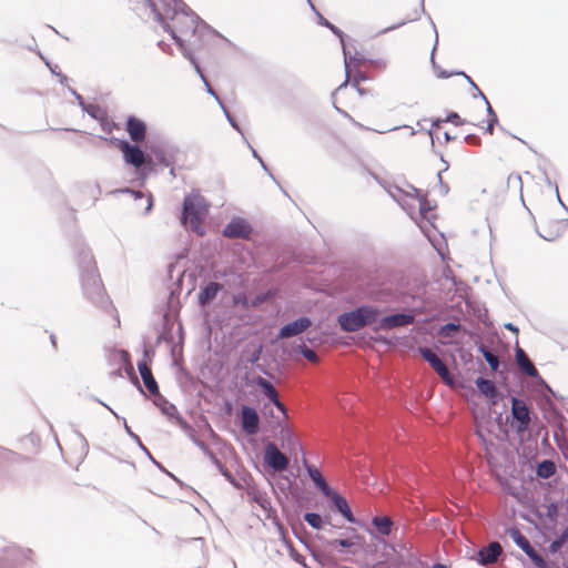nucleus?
Masks as SVG:
<instances>
[{"label": "nucleus", "mask_w": 568, "mask_h": 568, "mask_svg": "<svg viewBox=\"0 0 568 568\" xmlns=\"http://www.w3.org/2000/svg\"><path fill=\"white\" fill-rule=\"evenodd\" d=\"M164 29L172 34L184 55L191 60L196 72L205 80L191 51L207 49V53H210V42L214 37L209 27L194 12L181 10L175 11L171 21L164 23Z\"/></svg>", "instance_id": "1"}, {"label": "nucleus", "mask_w": 568, "mask_h": 568, "mask_svg": "<svg viewBox=\"0 0 568 568\" xmlns=\"http://www.w3.org/2000/svg\"><path fill=\"white\" fill-rule=\"evenodd\" d=\"M378 310L371 306H362L352 312L338 316V323L344 332H357L366 325L377 321Z\"/></svg>", "instance_id": "2"}, {"label": "nucleus", "mask_w": 568, "mask_h": 568, "mask_svg": "<svg viewBox=\"0 0 568 568\" xmlns=\"http://www.w3.org/2000/svg\"><path fill=\"white\" fill-rule=\"evenodd\" d=\"M206 211V204L202 196L187 195L183 202L182 223L189 225L192 231L203 234L201 225Z\"/></svg>", "instance_id": "3"}, {"label": "nucleus", "mask_w": 568, "mask_h": 568, "mask_svg": "<svg viewBox=\"0 0 568 568\" xmlns=\"http://www.w3.org/2000/svg\"><path fill=\"white\" fill-rule=\"evenodd\" d=\"M506 534L530 558L537 568H548L546 560L536 551L519 529L510 528Z\"/></svg>", "instance_id": "4"}, {"label": "nucleus", "mask_w": 568, "mask_h": 568, "mask_svg": "<svg viewBox=\"0 0 568 568\" xmlns=\"http://www.w3.org/2000/svg\"><path fill=\"white\" fill-rule=\"evenodd\" d=\"M511 415L515 420V428L517 433H523L528 429L530 425V410L523 399L514 397L511 399Z\"/></svg>", "instance_id": "5"}, {"label": "nucleus", "mask_w": 568, "mask_h": 568, "mask_svg": "<svg viewBox=\"0 0 568 568\" xmlns=\"http://www.w3.org/2000/svg\"><path fill=\"white\" fill-rule=\"evenodd\" d=\"M419 353L425 361L429 363L432 368L439 375V377L448 385L453 384V377L448 367L444 362L429 348L420 347Z\"/></svg>", "instance_id": "6"}, {"label": "nucleus", "mask_w": 568, "mask_h": 568, "mask_svg": "<svg viewBox=\"0 0 568 568\" xmlns=\"http://www.w3.org/2000/svg\"><path fill=\"white\" fill-rule=\"evenodd\" d=\"M265 463L276 471H283L288 466V458L277 448L274 443L265 446Z\"/></svg>", "instance_id": "7"}, {"label": "nucleus", "mask_w": 568, "mask_h": 568, "mask_svg": "<svg viewBox=\"0 0 568 568\" xmlns=\"http://www.w3.org/2000/svg\"><path fill=\"white\" fill-rule=\"evenodd\" d=\"M118 146L122 151L126 163L132 164L136 169L144 164L145 154L139 146L131 145L128 141L124 140H119Z\"/></svg>", "instance_id": "8"}, {"label": "nucleus", "mask_w": 568, "mask_h": 568, "mask_svg": "<svg viewBox=\"0 0 568 568\" xmlns=\"http://www.w3.org/2000/svg\"><path fill=\"white\" fill-rule=\"evenodd\" d=\"M255 384L262 388L264 395L276 406V408L282 413L283 419H288V414L286 406L278 399V393L274 385L270 383L267 379L258 376L255 379Z\"/></svg>", "instance_id": "9"}, {"label": "nucleus", "mask_w": 568, "mask_h": 568, "mask_svg": "<svg viewBox=\"0 0 568 568\" xmlns=\"http://www.w3.org/2000/svg\"><path fill=\"white\" fill-rule=\"evenodd\" d=\"M252 229L243 219H233L224 229L223 234L229 239H248Z\"/></svg>", "instance_id": "10"}, {"label": "nucleus", "mask_w": 568, "mask_h": 568, "mask_svg": "<svg viewBox=\"0 0 568 568\" xmlns=\"http://www.w3.org/2000/svg\"><path fill=\"white\" fill-rule=\"evenodd\" d=\"M241 424L247 435H255L258 432L260 417L257 412L250 406L241 408Z\"/></svg>", "instance_id": "11"}, {"label": "nucleus", "mask_w": 568, "mask_h": 568, "mask_svg": "<svg viewBox=\"0 0 568 568\" xmlns=\"http://www.w3.org/2000/svg\"><path fill=\"white\" fill-rule=\"evenodd\" d=\"M312 322L308 317H300L293 322L285 324L278 332L277 338H288L305 332Z\"/></svg>", "instance_id": "12"}, {"label": "nucleus", "mask_w": 568, "mask_h": 568, "mask_svg": "<svg viewBox=\"0 0 568 568\" xmlns=\"http://www.w3.org/2000/svg\"><path fill=\"white\" fill-rule=\"evenodd\" d=\"M536 229L541 237L547 241H552L559 236L561 222L556 221L555 223H550L547 217L541 216L539 222L536 223Z\"/></svg>", "instance_id": "13"}, {"label": "nucleus", "mask_w": 568, "mask_h": 568, "mask_svg": "<svg viewBox=\"0 0 568 568\" xmlns=\"http://www.w3.org/2000/svg\"><path fill=\"white\" fill-rule=\"evenodd\" d=\"M125 129L132 141L136 143L144 141L146 136V125L142 120L135 116H129Z\"/></svg>", "instance_id": "14"}, {"label": "nucleus", "mask_w": 568, "mask_h": 568, "mask_svg": "<svg viewBox=\"0 0 568 568\" xmlns=\"http://www.w3.org/2000/svg\"><path fill=\"white\" fill-rule=\"evenodd\" d=\"M414 320L415 317L410 313L385 316L379 323V328L392 329L394 327L406 326L413 324Z\"/></svg>", "instance_id": "15"}, {"label": "nucleus", "mask_w": 568, "mask_h": 568, "mask_svg": "<svg viewBox=\"0 0 568 568\" xmlns=\"http://www.w3.org/2000/svg\"><path fill=\"white\" fill-rule=\"evenodd\" d=\"M503 548L499 542L493 541L478 551L479 562L483 565L495 564L501 555Z\"/></svg>", "instance_id": "16"}, {"label": "nucleus", "mask_w": 568, "mask_h": 568, "mask_svg": "<svg viewBox=\"0 0 568 568\" xmlns=\"http://www.w3.org/2000/svg\"><path fill=\"white\" fill-rule=\"evenodd\" d=\"M139 372L141 374V377L143 379V383L146 387V389L152 394L156 395L159 393V386L152 375L151 368L148 366L145 362H140L138 364Z\"/></svg>", "instance_id": "17"}, {"label": "nucleus", "mask_w": 568, "mask_h": 568, "mask_svg": "<svg viewBox=\"0 0 568 568\" xmlns=\"http://www.w3.org/2000/svg\"><path fill=\"white\" fill-rule=\"evenodd\" d=\"M516 362H517V365L519 366V368L528 376H530V377L538 376L537 368L530 362V359L528 358L525 351L520 347H517V349H516Z\"/></svg>", "instance_id": "18"}, {"label": "nucleus", "mask_w": 568, "mask_h": 568, "mask_svg": "<svg viewBox=\"0 0 568 568\" xmlns=\"http://www.w3.org/2000/svg\"><path fill=\"white\" fill-rule=\"evenodd\" d=\"M328 497L331 498V500L334 504V506L336 507V509L344 516V518L347 521H349V523L355 521V518L351 511L348 503L343 496L331 490V495Z\"/></svg>", "instance_id": "19"}, {"label": "nucleus", "mask_w": 568, "mask_h": 568, "mask_svg": "<svg viewBox=\"0 0 568 568\" xmlns=\"http://www.w3.org/2000/svg\"><path fill=\"white\" fill-rule=\"evenodd\" d=\"M222 290V285L215 282L209 283L205 287L201 290L199 293V304L201 306H206L211 303L217 295V293Z\"/></svg>", "instance_id": "20"}, {"label": "nucleus", "mask_w": 568, "mask_h": 568, "mask_svg": "<svg viewBox=\"0 0 568 568\" xmlns=\"http://www.w3.org/2000/svg\"><path fill=\"white\" fill-rule=\"evenodd\" d=\"M429 134L432 139H436L439 142H442V140L449 142L457 138L456 134L453 135L449 131L445 130L444 121H433L429 129Z\"/></svg>", "instance_id": "21"}, {"label": "nucleus", "mask_w": 568, "mask_h": 568, "mask_svg": "<svg viewBox=\"0 0 568 568\" xmlns=\"http://www.w3.org/2000/svg\"><path fill=\"white\" fill-rule=\"evenodd\" d=\"M307 473L310 475V478L314 481V484L318 487V489L325 495H331V488L327 485L326 480L322 476L321 471L312 466L307 467Z\"/></svg>", "instance_id": "22"}, {"label": "nucleus", "mask_w": 568, "mask_h": 568, "mask_svg": "<svg viewBox=\"0 0 568 568\" xmlns=\"http://www.w3.org/2000/svg\"><path fill=\"white\" fill-rule=\"evenodd\" d=\"M416 201L418 203V212L422 220L432 222V220L435 217V214L433 213V206L430 205L429 201L424 195H418Z\"/></svg>", "instance_id": "23"}, {"label": "nucleus", "mask_w": 568, "mask_h": 568, "mask_svg": "<svg viewBox=\"0 0 568 568\" xmlns=\"http://www.w3.org/2000/svg\"><path fill=\"white\" fill-rule=\"evenodd\" d=\"M475 384L479 392L487 398H495L497 396V388L491 381L484 377H478Z\"/></svg>", "instance_id": "24"}, {"label": "nucleus", "mask_w": 568, "mask_h": 568, "mask_svg": "<svg viewBox=\"0 0 568 568\" xmlns=\"http://www.w3.org/2000/svg\"><path fill=\"white\" fill-rule=\"evenodd\" d=\"M556 464L546 459L537 465L536 474L539 478L547 479L556 473Z\"/></svg>", "instance_id": "25"}, {"label": "nucleus", "mask_w": 568, "mask_h": 568, "mask_svg": "<svg viewBox=\"0 0 568 568\" xmlns=\"http://www.w3.org/2000/svg\"><path fill=\"white\" fill-rule=\"evenodd\" d=\"M372 524L378 530L379 534L384 536H388L390 534L393 521L389 517H374Z\"/></svg>", "instance_id": "26"}, {"label": "nucleus", "mask_w": 568, "mask_h": 568, "mask_svg": "<svg viewBox=\"0 0 568 568\" xmlns=\"http://www.w3.org/2000/svg\"><path fill=\"white\" fill-rule=\"evenodd\" d=\"M435 121H444V124L450 122L456 126L464 125V124L479 125V123H477L475 121L462 119L459 116V114H457L455 112L449 113L445 119H436Z\"/></svg>", "instance_id": "27"}, {"label": "nucleus", "mask_w": 568, "mask_h": 568, "mask_svg": "<svg viewBox=\"0 0 568 568\" xmlns=\"http://www.w3.org/2000/svg\"><path fill=\"white\" fill-rule=\"evenodd\" d=\"M278 531H280V535H281V537H282L283 541L285 542V545H286V547H287V549H288L290 556H291V557H292L296 562L302 564V562H303V559H304V558H303V556H302L301 554H298V552L295 550V548L293 547L292 542H291V541H288V540L286 539V534H285V531H284V529H283V527H282L281 525H278Z\"/></svg>", "instance_id": "28"}, {"label": "nucleus", "mask_w": 568, "mask_h": 568, "mask_svg": "<svg viewBox=\"0 0 568 568\" xmlns=\"http://www.w3.org/2000/svg\"><path fill=\"white\" fill-rule=\"evenodd\" d=\"M459 331H460L459 324L448 323L439 328L438 335L442 338H450V337H454Z\"/></svg>", "instance_id": "29"}, {"label": "nucleus", "mask_w": 568, "mask_h": 568, "mask_svg": "<svg viewBox=\"0 0 568 568\" xmlns=\"http://www.w3.org/2000/svg\"><path fill=\"white\" fill-rule=\"evenodd\" d=\"M304 520L313 528L320 529L322 527V517L316 513H306Z\"/></svg>", "instance_id": "30"}, {"label": "nucleus", "mask_w": 568, "mask_h": 568, "mask_svg": "<svg viewBox=\"0 0 568 568\" xmlns=\"http://www.w3.org/2000/svg\"><path fill=\"white\" fill-rule=\"evenodd\" d=\"M481 352H483V356H484L485 361L488 363L490 368L493 371H497L499 367L498 357L488 349L483 348Z\"/></svg>", "instance_id": "31"}, {"label": "nucleus", "mask_w": 568, "mask_h": 568, "mask_svg": "<svg viewBox=\"0 0 568 568\" xmlns=\"http://www.w3.org/2000/svg\"><path fill=\"white\" fill-rule=\"evenodd\" d=\"M568 540V527L560 534V536L550 544L552 552L558 551Z\"/></svg>", "instance_id": "32"}, {"label": "nucleus", "mask_w": 568, "mask_h": 568, "mask_svg": "<svg viewBox=\"0 0 568 568\" xmlns=\"http://www.w3.org/2000/svg\"><path fill=\"white\" fill-rule=\"evenodd\" d=\"M328 544L332 547L339 546L343 548H351L356 544V541L353 538H346V539H334V540H331Z\"/></svg>", "instance_id": "33"}, {"label": "nucleus", "mask_w": 568, "mask_h": 568, "mask_svg": "<svg viewBox=\"0 0 568 568\" xmlns=\"http://www.w3.org/2000/svg\"><path fill=\"white\" fill-rule=\"evenodd\" d=\"M300 348H301V353L304 355V357L306 359H308L312 363H317L318 362L317 354L313 349L307 348L305 346V344L300 345Z\"/></svg>", "instance_id": "34"}, {"label": "nucleus", "mask_w": 568, "mask_h": 568, "mask_svg": "<svg viewBox=\"0 0 568 568\" xmlns=\"http://www.w3.org/2000/svg\"><path fill=\"white\" fill-rule=\"evenodd\" d=\"M234 304L241 305L243 308H248V300L244 293H240L234 296Z\"/></svg>", "instance_id": "35"}, {"label": "nucleus", "mask_w": 568, "mask_h": 568, "mask_svg": "<svg viewBox=\"0 0 568 568\" xmlns=\"http://www.w3.org/2000/svg\"><path fill=\"white\" fill-rule=\"evenodd\" d=\"M262 352H263V346L261 344H258L255 347V349L253 351V353L251 354L248 362L252 364L256 363L260 359Z\"/></svg>", "instance_id": "36"}, {"label": "nucleus", "mask_w": 568, "mask_h": 568, "mask_svg": "<svg viewBox=\"0 0 568 568\" xmlns=\"http://www.w3.org/2000/svg\"><path fill=\"white\" fill-rule=\"evenodd\" d=\"M253 500L258 504L264 510L270 507V501L262 495H254Z\"/></svg>", "instance_id": "37"}, {"label": "nucleus", "mask_w": 568, "mask_h": 568, "mask_svg": "<svg viewBox=\"0 0 568 568\" xmlns=\"http://www.w3.org/2000/svg\"><path fill=\"white\" fill-rule=\"evenodd\" d=\"M364 80H366V77L359 71L354 75V79H353V85L357 89V91L361 94H363L364 91L362 89H359V81H364Z\"/></svg>", "instance_id": "38"}, {"label": "nucleus", "mask_w": 568, "mask_h": 568, "mask_svg": "<svg viewBox=\"0 0 568 568\" xmlns=\"http://www.w3.org/2000/svg\"><path fill=\"white\" fill-rule=\"evenodd\" d=\"M346 118H348L356 126L361 129H366L363 124L356 122L348 113L341 111Z\"/></svg>", "instance_id": "39"}, {"label": "nucleus", "mask_w": 568, "mask_h": 568, "mask_svg": "<svg viewBox=\"0 0 568 568\" xmlns=\"http://www.w3.org/2000/svg\"><path fill=\"white\" fill-rule=\"evenodd\" d=\"M282 434H285V436H286V438H287L288 440L293 439V435H292V433H291L288 429H284V428H283V429H282Z\"/></svg>", "instance_id": "40"}, {"label": "nucleus", "mask_w": 568, "mask_h": 568, "mask_svg": "<svg viewBox=\"0 0 568 568\" xmlns=\"http://www.w3.org/2000/svg\"><path fill=\"white\" fill-rule=\"evenodd\" d=\"M417 14H418V13H417V12H415V17H407V18H406V19H404L399 24H404V23H406L407 21H412V20H414V19L417 17Z\"/></svg>", "instance_id": "41"}, {"label": "nucleus", "mask_w": 568, "mask_h": 568, "mask_svg": "<svg viewBox=\"0 0 568 568\" xmlns=\"http://www.w3.org/2000/svg\"><path fill=\"white\" fill-rule=\"evenodd\" d=\"M493 129H494V122H493V121H490V122H488V124H487L486 131H488L489 133H493Z\"/></svg>", "instance_id": "42"}, {"label": "nucleus", "mask_w": 568, "mask_h": 568, "mask_svg": "<svg viewBox=\"0 0 568 568\" xmlns=\"http://www.w3.org/2000/svg\"><path fill=\"white\" fill-rule=\"evenodd\" d=\"M450 75H452V73H446V72H438V73H437V77H438V78H448V77H450Z\"/></svg>", "instance_id": "43"}, {"label": "nucleus", "mask_w": 568, "mask_h": 568, "mask_svg": "<svg viewBox=\"0 0 568 568\" xmlns=\"http://www.w3.org/2000/svg\"><path fill=\"white\" fill-rule=\"evenodd\" d=\"M345 87H346V83H344V84H342L341 87H338V90H337L338 94L344 93V89H345Z\"/></svg>", "instance_id": "44"}, {"label": "nucleus", "mask_w": 568, "mask_h": 568, "mask_svg": "<svg viewBox=\"0 0 568 568\" xmlns=\"http://www.w3.org/2000/svg\"><path fill=\"white\" fill-rule=\"evenodd\" d=\"M506 327L513 332H518V329L513 324H507Z\"/></svg>", "instance_id": "45"}, {"label": "nucleus", "mask_w": 568, "mask_h": 568, "mask_svg": "<svg viewBox=\"0 0 568 568\" xmlns=\"http://www.w3.org/2000/svg\"><path fill=\"white\" fill-rule=\"evenodd\" d=\"M433 568H447V567L445 565H443V564H435L433 566Z\"/></svg>", "instance_id": "46"}, {"label": "nucleus", "mask_w": 568, "mask_h": 568, "mask_svg": "<svg viewBox=\"0 0 568 568\" xmlns=\"http://www.w3.org/2000/svg\"><path fill=\"white\" fill-rule=\"evenodd\" d=\"M348 65H349V64H348V62H347V59L345 58V67H346V69H348Z\"/></svg>", "instance_id": "47"}, {"label": "nucleus", "mask_w": 568, "mask_h": 568, "mask_svg": "<svg viewBox=\"0 0 568 568\" xmlns=\"http://www.w3.org/2000/svg\"><path fill=\"white\" fill-rule=\"evenodd\" d=\"M458 74L464 75V77H466L467 79H469V78H468L464 72H459Z\"/></svg>", "instance_id": "48"}, {"label": "nucleus", "mask_w": 568, "mask_h": 568, "mask_svg": "<svg viewBox=\"0 0 568 568\" xmlns=\"http://www.w3.org/2000/svg\"><path fill=\"white\" fill-rule=\"evenodd\" d=\"M487 111H488V112H493V110H491V106H490V105H488Z\"/></svg>", "instance_id": "49"}, {"label": "nucleus", "mask_w": 568, "mask_h": 568, "mask_svg": "<svg viewBox=\"0 0 568 568\" xmlns=\"http://www.w3.org/2000/svg\"><path fill=\"white\" fill-rule=\"evenodd\" d=\"M565 568H568V565Z\"/></svg>", "instance_id": "50"}]
</instances>
